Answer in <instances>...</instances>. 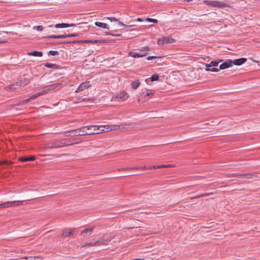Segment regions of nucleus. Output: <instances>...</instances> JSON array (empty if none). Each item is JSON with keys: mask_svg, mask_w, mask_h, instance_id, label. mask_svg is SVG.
Returning a JSON list of instances; mask_svg holds the SVG:
<instances>
[{"mask_svg": "<svg viewBox=\"0 0 260 260\" xmlns=\"http://www.w3.org/2000/svg\"><path fill=\"white\" fill-rule=\"evenodd\" d=\"M136 25L135 24V23H134V24H131V27H133V26H136Z\"/></svg>", "mask_w": 260, "mask_h": 260, "instance_id": "bf43d9fd", "label": "nucleus"}, {"mask_svg": "<svg viewBox=\"0 0 260 260\" xmlns=\"http://www.w3.org/2000/svg\"><path fill=\"white\" fill-rule=\"evenodd\" d=\"M28 260H41V258L39 257H27Z\"/></svg>", "mask_w": 260, "mask_h": 260, "instance_id": "79ce46f5", "label": "nucleus"}, {"mask_svg": "<svg viewBox=\"0 0 260 260\" xmlns=\"http://www.w3.org/2000/svg\"><path fill=\"white\" fill-rule=\"evenodd\" d=\"M95 25L96 26L102 27L104 28L109 29V27H108V25L106 23H102L100 22H95Z\"/></svg>", "mask_w": 260, "mask_h": 260, "instance_id": "cd10ccee", "label": "nucleus"}, {"mask_svg": "<svg viewBox=\"0 0 260 260\" xmlns=\"http://www.w3.org/2000/svg\"><path fill=\"white\" fill-rule=\"evenodd\" d=\"M105 34H106V35H111V34L110 32H105Z\"/></svg>", "mask_w": 260, "mask_h": 260, "instance_id": "052dcab7", "label": "nucleus"}, {"mask_svg": "<svg viewBox=\"0 0 260 260\" xmlns=\"http://www.w3.org/2000/svg\"><path fill=\"white\" fill-rule=\"evenodd\" d=\"M49 90L54 89L57 87H59V89H60L62 86V83H56L53 84H51L47 85Z\"/></svg>", "mask_w": 260, "mask_h": 260, "instance_id": "5701e85b", "label": "nucleus"}, {"mask_svg": "<svg viewBox=\"0 0 260 260\" xmlns=\"http://www.w3.org/2000/svg\"><path fill=\"white\" fill-rule=\"evenodd\" d=\"M136 21H139V22H142L143 20L141 18H138L136 19Z\"/></svg>", "mask_w": 260, "mask_h": 260, "instance_id": "4d7b16f0", "label": "nucleus"}, {"mask_svg": "<svg viewBox=\"0 0 260 260\" xmlns=\"http://www.w3.org/2000/svg\"><path fill=\"white\" fill-rule=\"evenodd\" d=\"M2 163H3V165H10L11 164H12V162L11 161H8V160H4V161H2Z\"/></svg>", "mask_w": 260, "mask_h": 260, "instance_id": "a19ab883", "label": "nucleus"}, {"mask_svg": "<svg viewBox=\"0 0 260 260\" xmlns=\"http://www.w3.org/2000/svg\"><path fill=\"white\" fill-rule=\"evenodd\" d=\"M170 166H171L170 165H160V166H159V168H169Z\"/></svg>", "mask_w": 260, "mask_h": 260, "instance_id": "3c124183", "label": "nucleus"}, {"mask_svg": "<svg viewBox=\"0 0 260 260\" xmlns=\"http://www.w3.org/2000/svg\"><path fill=\"white\" fill-rule=\"evenodd\" d=\"M85 246H93L94 244H93V243H88L86 244Z\"/></svg>", "mask_w": 260, "mask_h": 260, "instance_id": "5fc2aeb1", "label": "nucleus"}, {"mask_svg": "<svg viewBox=\"0 0 260 260\" xmlns=\"http://www.w3.org/2000/svg\"><path fill=\"white\" fill-rule=\"evenodd\" d=\"M213 194V192H209V193H203L204 197L209 196L210 195Z\"/></svg>", "mask_w": 260, "mask_h": 260, "instance_id": "603ef678", "label": "nucleus"}, {"mask_svg": "<svg viewBox=\"0 0 260 260\" xmlns=\"http://www.w3.org/2000/svg\"><path fill=\"white\" fill-rule=\"evenodd\" d=\"M69 232L64 231L62 234V237L66 238L73 235L75 233V229H69Z\"/></svg>", "mask_w": 260, "mask_h": 260, "instance_id": "412c9836", "label": "nucleus"}, {"mask_svg": "<svg viewBox=\"0 0 260 260\" xmlns=\"http://www.w3.org/2000/svg\"><path fill=\"white\" fill-rule=\"evenodd\" d=\"M159 166H151L150 168H148V169H159ZM147 169V168L144 166V167H135V168H131V170H143Z\"/></svg>", "mask_w": 260, "mask_h": 260, "instance_id": "f3484780", "label": "nucleus"}, {"mask_svg": "<svg viewBox=\"0 0 260 260\" xmlns=\"http://www.w3.org/2000/svg\"><path fill=\"white\" fill-rule=\"evenodd\" d=\"M86 127L84 126L79 128V136H85L87 135L89 133V132H87L86 130Z\"/></svg>", "mask_w": 260, "mask_h": 260, "instance_id": "393cba45", "label": "nucleus"}, {"mask_svg": "<svg viewBox=\"0 0 260 260\" xmlns=\"http://www.w3.org/2000/svg\"><path fill=\"white\" fill-rule=\"evenodd\" d=\"M143 259V258H137V259H131V260H142Z\"/></svg>", "mask_w": 260, "mask_h": 260, "instance_id": "13d9d810", "label": "nucleus"}, {"mask_svg": "<svg viewBox=\"0 0 260 260\" xmlns=\"http://www.w3.org/2000/svg\"><path fill=\"white\" fill-rule=\"evenodd\" d=\"M204 3L208 6L213 7L222 8L225 6V4L223 3L217 1L206 0L204 1Z\"/></svg>", "mask_w": 260, "mask_h": 260, "instance_id": "39448f33", "label": "nucleus"}, {"mask_svg": "<svg viewBox=\"0 0 260 260\" xmlns=\"http://www.w3.org/2000/svg\"><path fill=\"white\" fill-rule=\"evenodd\" d=\"M113 238V237H112L111 236H104L101 239H102V245H106L109 242H110L111 240Z\"/></svg>", "mask_w": 260, "mask_h": 260, "instance_id": "a211bd4d", "label": "nucleus"}, {"mask_svg": "<svg viewBox=\"0 0 260 260\" xmlns=\"http://www.w3.org/2000/svg\"><path fill=\"white\" fill-rule=\"evenodd\" d=\"M70 135H71V136H79V128L72 130V131H70Z\"/></svg>", "mask_w": 260, "mask_h": 260, "instance_id": "c756f323", "label": "nucleus"}, {"mask_svg": "<svg viewBox=\"0 0 260 260\" xmlns=\"http://www.w3.org/2000/svg\"><path fill=\"white\" fill-rule=\"evenodd\" d=\"M154 93V91H153V92H146V93H145V92H143L142 93V96L143 95L144 97H146V96H149L150 94H153Z\"/></svg>", "mask_w": 260, "mask_h": 260, "instance_id": "4c0bfd02", "label": "nucleus"}, {"mask_svg": "<svg viewBox=\"0 0 260 260\" xmlns=\"http://www.w3.org/2000/svg\"><path fill=\"white\" fill-rule=\"evenodd\" d=\"M73 44L72 41H62V42H55L53 43L54 45H59V44Z\"/></svg>", "mask_w": 260, "mask_h": 260, "instance_id": "7c9ffc66", "label": "nucleus"}, {"mask_svg": "<svg viewBox=\"0 0 260 260\" xmlns=\"http://www.w3.org/2000/svg\"><path fill=\"white\" fill-rule=\"evenodd\" d=\"M3 42H4L0 41V43H3Z\"/></svg>", "mask_w": 260, "mask_h": 260, "instance_id": "338daca9", "label": "nucleus"}, {"mask_svg": "<svg viewBox=\"0 0 260 260\" xmlns=\"http://www.w3.org/2000/svg\"><path fill=\"white\" fill-rule=\"evenodd\" d=\"M139 174H131V176L132 175H138Z\"/></svg>", "mask_w": 260, "mask_h": 260, "instance_id": "e2e57ef3", "label": "nucleus"}, {"mask_svg": "<svg viewBox=\"0 0 260 260\" xmlns=\"http://www.w3.org/2000/svg\"><path fill=\"white\" fill-rule=\"evenodd\" d=\"M102 239H101L100 240L96 241L95 242L93 243L94 244V246H95V245H102Z\"/></svg>", "mask_w": 260, "mask_h": 260, "instance_id": "37998d69", "label": "nucleus"}, {"mask_svg": "<svg viewBox=\"0 0 260 260\" xmlns=\"http://www.w3.org/2000/svg\"><path fill=\"white\" fill-rule=\"evenodd\" d=\"M232 66V60L226 59L219 66V69L224 70Z\"/></svg>", "mask_w": 260, "mask_h": 260, "instance_id": "1a4fd4ad", "label": "nucleus"}, {"mask_svg": "<svg viewBox=\"0 0 260 260\" xmlns=\"http://www.w3.org/2000/svg\"><path fill=\"white\" fill-rule=\"evenodd\" d=\"M36 156L34 155L31 156H24L18 158L19 160L22 162H26L29 161H33L35 160Z\"/></svg>", "mask_w": 260, "mask_h": 260, "instance_id": "f8f14e48", "label": "nucleus"}, {"mask_svg": "<svg viewBox=\"0 0 260 260\" xmlns=\"http://www.w3.org/2000/svg\"><path fill=\"white\" fill-rule=\"evenodd\" d=\"M131 233H134V232H136L137 229L134 227H131Z\"/></svg>", "mask_w": 260, "mask_h": 260, "instance_id": "864d4df0", "label": "nucleus"}, {"mask_svg": "<svg viewBox=\"0 0 260 260\" xmlns=\"http://www.w3.org/2000/svg\"><path fill=\"white\" fill-rule=\"evenodd\" d=\"M255 173H233L227 174L225 175L226 177H241L242 178H246L247 179H251V176H254Z\"/></svg>", "mask_w": 260, "mask_h": 260, "instance_id": "7ed1b4c3", "label": "nucleus"}, {"mask_svg": "<svg viewBox=\"0 0 260 260\" xmlns=\"http://www.w3.org/2000/svg\"><path fill=\"white\" fill-rule=\"evenodd\" d=\"M159 57L156 56H149L147 57V60H151L155 58H159Z\"/></svg>", "mask_w": 260, "mask_h": 260, "instance_id": "c03bdc74", "label": "nucleus"}, {"mask_svg": "<svg viewBox=\"0 0 260 260\" xmlns=\"http://www.w3.org/2000/svg\"><path fill=\"white\" fill-rule=\"evenodd\" d=\"M222 61V60L219 59L218 60H213L210 63H205L206 68H210L212 67H217L219 62Z\"/></svg>", "mask_w": 260, "mask_h": 260, "instance_id": "dca6fc26", "label": "nucleus"}, {"mask_svg": "<svg viewBox=\"0 0 260 260\" xmlns=\"http://www.w3.org/2000/svg\"><path fill=\"white\" fill-rule=\"evenodd\" d=\"M44 66L48 68H54L55 69H61V67L59 65L56 64H53L51 63H45Z\"/></svg>", "mask_w": 260, "mask_h": 260, "instance_id": "b1692460", "label": "nucleus"}, {"mask_svg": "<svg viewBox=\"0 0 260 260\" xmlns=\"http://www.w3.org/2000/svg\"><path fill=\"white\" fill-rule=\"evenodd\" d=\"M160 41V40H159V41H158V43L159 44V42Z\"/></svg>", "mask_w": 260, "mask_h": 260, "instance_id": "0e129e2a", "label": "nucleus"}, {"mask_svg": "<svg viewBox=\"0 0 260 260\" xmlns=\"http://www.w3.org/2000/svg\"><path fill=\"white\" fill-rule=\"evenodd\" d=\"M73 44H83V40L72 41Z\"/></svg>", "mask_w": 260, "mask_h": 260, "instance_id": "de8ad7c7", "label": "nucleus"}, {"mask_svg": "<svg viewBox=\"0 0 260 260\" xmlns=\"http://www.w3.org/2000/svg\"><path fill=\"white\" fill-rule=\"evenodd\" d=\"M27 54L29 56L41 57L43 55V52L42 51H34L28 52Z\"/></svg>", "mask_w": 260, "mask_h": 260, "instance_id": "a878e982", "label": "nucleus"}, {"mask_svg": "<svg viewBox=\"0 0 260 260\" xmlns=\"http://www.w3.org/2000/svg\"><path fill=\"white\" fill-rule=\"evenodd\" d=\"M23 201H22L7 202L3 204H1L0 208L20 206L23 204Z\"/></svg>", "mask_w": 260, "mask_h": 260, "instance_id": "20e7f679", "label": "nucleus"}, {"mask_svg": "<svg viewBox=\"0 0 260 260\" xmlns=\"http://www.w3.org/2000/svg\"><path fill=\"white\" fill-rule=\"evenodd\" d=\"M59 148L63 147L66 146L64 142L63 141V139H58Z\"/></svg>", "mask_w": 260, "mask_h": 260, "instance_id": "f704fd0d", "label": "nucleus"}, {"mask_svg": "<svg viewBox=\"0 0 260 260\" xmlns=\"http://www.w3.org/2000/svg\"><path fill=\"white\" fill-rule=\"evenodd\" d=\"M49 89H48V87L47 86H46V87H45L41 92H40L41 95H44V94H46L47 93H48V92L49 91Z\"/></svg>", "mask_w": 260, "mask_h": 260, "instance_id": "473e14b6", "label": "nucleus"}, {"mask_svg": "<svg viewBox=\"0 0 260 260\" xmlns=\"http://www.w3.org/2000/svg\"><path fill=\"white\" fill-rule=\"evenodd\" d=\"M94 229V227H92L91 228H87L83 230L81 233V235H83L85 236V234H87L88 235H90L91 233H92L93 230Z\"/></svg>", "mask_w": 260, "mask_h": 260, "instance_id": "bb28decb", "label": "nucleus"}, {"mask_svg": "<svg viewBox=\"0 0 260 260\" xmlns=\"http://www.w3.org/2000/svg\"><path fill=\"white\" fill-rule=\"evenodd\" d=\"M150 79L151 81H157L159 79V75L158 74H153Z\"/></svg>", "mask_w": 260, "mask_h": 260, "instance_id": "2f4dec72", "label": "nucleus"}, {"mask_svg": "<svg viewBox=\"0 0 260 260\" xmlns=\"http://www.w3.org/2000/svg\"><path fill=\"white\" fill-rule=\"evenodd\" d=\"M79 36V35L78 34H76V33L71 34H68L67 35V38L73 37H76V36Z\"/></svg>", "mask_w": 260, "mask_h": 260, "instance_id": "a18cd8bd", "label": "nucleus"}, {"mask_svg": "<svg viewBox=\"0 0 260 260\" xmlns=\"http://www.w3.org/2000/svg\"><path fill=\"white\" fill-rule=\"evenodd\" d=\"M135 210V209H131V211L132 210Z\"/></svg>", "mask_w": 260, "mask_h": 260, "instance_id": "69168bd1", "label": "nucleus"}, {"mask_svg": "<svg viewBox=\"0 0 260 260\" xmlns=\"http://www.w3.org/2000/svg\"><path fill=\"white\" fill-rule=\"evenodd\" d=\"M108 19L110 20L111 21H115L117 22V23L120 25V26H124V24L122 23L120 21L118 20L117 18L115 17H108Z\"/></svg>", "mask_w": 260, "mask_h": 260, "instance_id": "c85d7f7f", "label": "nucleus"}, {"mask_svg": "<svg viewBox=\"0 0 260 260\" xmlns=\"http://www.w3.org/2000/svg\"><path fill=\"white\" fill-rule=\"evenodd\" d=\"M115 96V99H118L122 101H123L126 100L128 98V95L125 92L122 91L120 92L119 93H117Z\"/></svg>", "mask_w": 260, "mask_h": 260, "instance_id": "9d476101", "label": "nucleus"}, {"mask_svg": "<svg viewBox=\"0 0 260 260\" xmlns=\"http://www.w3.org/2000/svg\"><path fill=\"white\" fill-rule=\"evenodd\" d=\"M3 165L2 161H0V166Z\"/></svg>", "mask_w": 260, "mask_h": 260, "instance_id": "680f3d73", "label": "nucleus"}, {"mask_svg": "<svg viewBox=\"0 0 260 260\" xmlns=\"http://www.w3.org/2000/svg\"><path fill=\"white\" fill-rule=\"evenodd\" d=\"M90 86L91 84L89 81L82 82L79 85V87L76 89V92H79L83 91L85 89L88 88Z\"/></svg>", "mask_w": 260, "mask_h": 260, "instance_id": "0eeeda50", "label": "nucleus"}, {"mask_svg": "<svg viewBox=\"0 0 260 260\" xmlns=\"http://www.w3.org/2000/svg\"><path fill=\"white\" fill-rule=\"evenodd\" d=\"M73 26H75L74 24H68V23H62L56 24L55 25V27L56 28H66V27H69Z\"/></svg>", "mask_w": 260, "mask_h": 260, "instance_id": "aec40b11", "label": "nucleus"}, {"mask_svg": "<svg viewBox=\"0 0 260 260\" xmlns=\"http://www.w3.org/2000/svg\"><path fill=\"white\" fill-rule=\"evenodd\" d=\"M40 95H41L40 93L39 92V93H35V94L31 95V96H30L29 98L27 99H26V100H22L21 101H20L19 102V103L18 104V105H23V104H26L28 102H29L30 100H34L37 98H38V96H39Z\"/></svg>", "mask_w": 260, "mask_h": 260, "instance_id": "9b49d317", "label": "nucleus"}, {"mask_svg": "<svg viewBox=\"0 0 260 260\" xmlns=\"http://www.w3.org/2000/svg\"><path fill=\"white\" fill-rule=\"evenodd\" d=\"M247 61L246 58H240L232 60V65L240 66L245 63Z\"/></svg>", "mask_w": 260, "mask_h": 260, "instance_id": "4468645a", "label": "nucleus"}, {"mask_svg": "<svg viewBox=\"0 0 260 260\" xmlns=\"http://www.w3.org/2000/svg\"><path fill=\"white\" fill-rule=\"evenodd\" d=\"M87 129L86 131L89 132L88 135H95L102 133L104 132H108L118 129L119 126L115 125H105L98 126L96 125L86 126Z\"/></svg>", "mask_w": 260, "mask_h": 260, "instance_id": "f257e3e1", "label": "nucleus"}, {"mask_svg": "<svg viewBox=\"0 0 260 260\" xmlns=\"http://www.w3.org/2000/svg\"><path fill=\"white\" fill-rule=\"evenodd\" d=\"M48 55H57L59 54V52L57 51L50 50L48 52Z\"/></svg>", "mask_w": 260, "mask_h": 260, "instance_id": "e433bc0d", "label": "nucleus"}, {"mask_svg": "<svg viewBox=\"0 0 260 260\" xmlns=\"http://www.w3.org/2000/svg\"><path fill=\"white\" fill-rule=\"evenodd\" d=\"M22 85V83L21 82H16L12 84L9 85L6 88L8 90H12L18 88L20 86H21Z\"/></svg>", "mask_w": 260, "mask_h": 260, "instance_id": "ddd939ff", "label": "nucleus"}, {"mask_svg": "<svg viewBox=\"0 0 260 260\" xmlns=\"http://www.w3.org/2000/svg\"><path fill=\"white\" fill-rule=\"evenodd\" d=\"M201 197H204L203 193L198 195V196L193 197H191L190 198V200L194 199H198V198H200Z\"/></svg>", "mask_w": 260, "mask_h": 260, "instance_id": "49530a36", "label": "nucleus"}, {"mask_svg": "<svg viewBox=\"0 0 260 260\" xmlns=\"http://www.w3.org/2000/svg\"><path fill=\"white\" fill-rule=\"evenodd\" d=\"M162 44H171L175 42V40L171 37H163L161 39Z\"/></svg>", "mask_w": 260, "mask_h": 260, "instance_id": "2eb2a0df", "label": "nucleus"}, {"mask_svg": "<svg viewBox=\"0 0 260 260\" xmlns=\"http://www.w3.org/2000/svg\"><path fill=\"white\" fill-rule=\"evenodd\" d=\"M59 148L58 139L55 140L53 141H51L45 144V149H52V148Z\"/></svg>", "mask_w": 260, "mask_h": 260, "instance_id": "6e6552de", "label": "nucleus"}, {"mask_svg": "<svg viewBox=\"0 0 260 260\" xmlns=\"http://www.w3.org/2000/svg\"><path fill=\"white\" fill-rule=\"evenodd\" d=\"M93 100H94V99H91L90 98H83V99H82V101H85V102H86V101H93Z\"/></svg>", "mask_w": 260, "mask_h": 260, "instance_id": "09e8293b", "label": "nucleus"}, {"mask_svg": "<svg viewBox=\"0 0 260 260\" xmlns=\"http://www.w3.org/2000/svg\"><path fill=\"white\" fill-rule=\"evenodd\" d=\"M15 260H28L27 257H22L21 258L15 259Z\"/></svg>", "mask_w": 260, "mask_h": 260, "instance_id": "8fccbe9b", "label": "nucleus"}, {"mask_svg": "<svg viewBox=\"0 0 260 260\" xmlns=\"http://www.w3.org/2000/svg\"><path fill=\"white\" fill-rule=\"evenodd\" d=\"M141 84V82L139 79H136L134 81H132L131 82V88L133 89H137L138 87L140 86Z\"/></svg>", "mask_w": 260, "mask_h": 260, "instance_id": "4be33fe9", "label": "nucleus"}, {"mask_svg": "<svg viewBox=\"0 0 260 260\" xmlns=\"http://www.w3.org/2000/svg\"><path fill=\"white\" fill-rule=\"evenodd\" d=\"M205 71L207 72H217L219 71V69L217 68H206L205 69Z\"/></svg>", "mask_w": 260, "mask_h": 260, "instance_id": "72a5a7b5", "label": "nucleus"}, {"mask_svg": "<svg viewBox=\"0 0 260 260\" xmlns=\"http://www.w3.org/2000/svg\"><path fill=\"white\" fill-rule=\"evenodd\" d=\"M146 20L149 22H152L154 23H157L158 20L155 19L147 18Z\"/></svg>", "mask_w": 260, "mask_h": 260, "instance_id": "c9c22d12", "label": "nucleus"}, {"mask_svg": "<svg viewBox=\"0 0 260 260\" xmlns=\"http://www.w3.org/2000/svg\"><path fill=\"white\" fill-rule=\"evenodd\" d=\"M98 42V40L93 41L92 40H83V43H97Z\"/></svg>", "mask_w": 260, "mask_h": 260, "instance_id": "58836bf2", "label": "nucleus"}, {"mask_svg": "<svg viewBox=\"0 0 260 260\" xmlns=\"http://www.w3.org/2000/svg\"><path fill=\"white\" fill-rule=\"evenodd\" d=\"M66 146H68L75 144H78L81 141L80 138H66L63 139Z\"/></svg>", "mask_w": 260, "mask_h": 260, "instance_id": "423d86ee", "label": "nucleus"}, {"mask_svg": "<svg viewBox=\"0 0 260 260\" xmlns=\"http://www.w3.org/2000/svg\"><path fill=\"white\" fill-rule=\"evenodd\" d=\"M37 29L39 31H42L43 30V26L42 25H39L34 27V29Z\"/></svg>", "mask_w": 260, "mask_h": 260, "instance_id": "ea45409f", "label": "nucleus"}, {"mask_svg": "<svg viewBox=\"0 0 260 260\" xmlns=\"http://www.w3.org/2000/svg\"><path fill=\"white\" fill-rule=\"evenodd\" d=\"M135 21H136V18H134L133 17H131V23H133V22H135Z\"/></svg>", "mask_w": 260, "mask_h": 260, "instance_id": "6e6d98bb", "label": "nucleus"}, {"mask_svg": "<svg viewBox=\"0 0 260 260\" xmlns=\"http://www.w3.org/2000/svg\"><path fill=\"white\" fill-rule=\"evenodd\" d=\"M140 51L139 52H131V56L133 57H140L146 56L148 54L147 51L150 50V48L148 46L141 47L139 49Z\"/></svg>", "mask_w": 260, "mask_h": 260, "instance_id": "f03ea898", "label": "nucleus"}, {"mask_svg": "<svg viewBox=\"0 0 260 260\" xmlns=\"http://www.w3.org/2000/svg\"><path fill=\"white\" fill-rule=\"evenodd\" d=\"M44 38L50 39H64L67 38V35H48L47 36L44 37Z\"/></svg>", "mask_w": 260, "mask_h": 260, "instance_id": "6ab92c4d", "label": "nucleus"}]
</instances>
